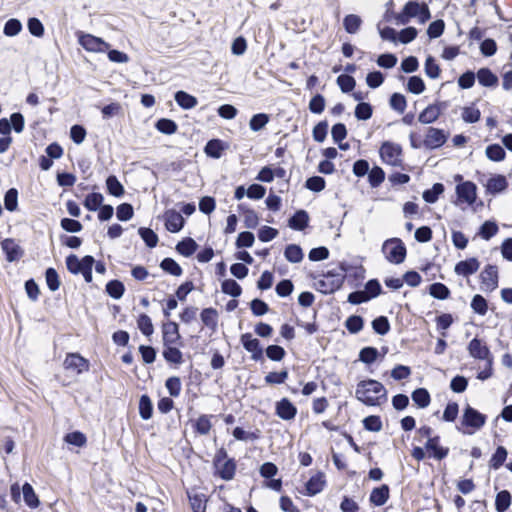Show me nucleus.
I'll use <instances>...</instances> for the list:
<instances>
[{
    "label": "nucleus",
    "instance_id": "16",
    "mask_svg": "<svg viewBox=\"0 0 512 512\" xmlns=\"http://www.w3.org/2000/svg\"><path fill=\"white\" fill-rule=\"evenodd\" d=\"M163 345H175L180 340L178 325L175 322H167L163 324Z\"/></svg>",
    "mask_w": 512,
    "mask_h": 512
},
{
    "label": "nucleus",
    "instance_id": "14",
    "mask_svg": "<svg viewBox=\"0 0 512 512\" xmlns=\"http://www.w3.org/2000/svg\"><path fill=\"white\" fill-rule=\"evenodd\" d=\"M488 194H498L505 191L508 187V181L505 176L496 174L491 176L484 184Z\"/></svg>",
    "mask_w": 512,
    "mask_h": 512
},
{
    "label": "nucleus",
    "instance_id": "17",
    "mask_svg": "<svg viewBox=\"0 0 512 512\" xmlns=\"http://www.w3.org/2000/svg\"><path fill=\"white\" fill-rule=\"evenodd\" d=\"M276 414L283 420H291L296 416V407L288 400L283 398L276 403Z\"/></svg>",
    "mask_w": 512,
    "mask_h": 512
},
{
    "label": "nucleus",
    "instance_id": "47",
    "mask_svg": "<svg viewBox=\"0 0 512 512\" xmlns=\"http://www.w3.org/2000/svg\"><path fill=\"white\" fill-rule=\"evenodd\" d=\"M160 267L167 273L174 275V276H180L182 274V268L179 266V264L173 260L172 258H165L162 260Z\"/></svg>",
    "mask_w": 512,
    "mask_h": 512
},
{
    "label": "nucleus",
    "instance_id": "24",
    "mask_svg": "<svg viewBox=\"0 0 512 512\" xmlns=\"http://www.w3.org/2000/svg\"><path fill=\"white\" fill-rule=\"evenodd\" d=\"M309 215L305 210H298L290 219L289 227L294 230H303L307 227Z\"/></svg>",
    "mask_w": 512,
    "mask_h": 512
},
{
    "label": "nucleus",
    "instance_id": "60",
    "mask_svg": "<svg viewBox=\"0 0 512 512\" xmlns=\"http://www.w3.org/2000/svg\"><path fill=\"white\" fill-rule=\"evenodd\" d=\"M480 110L475 106L465 107L462 111V119L466 123H475L480 119Z\"/></svg>",
    "mask_w": 512,
    "mask_h": 512
},
{
    "label": "nucleus",
    "instance_id": "42",
    "mask_svg": "<svg viewBox=\"0 0 512 512\" xmlns=\"http://www.w3.org/2000/svg\"><path fill=\"white\" fill-rule=\"evenodd\" d=\"M210 415H201L195 421V430L201 435H207L212 427Z\"/></svg>",
    "mask_w": 512,
    "mask_h": 512
},
{
    "label": "nucleus",
    "instance_id": "28",
    "mask_svg": "<svg viewBox=\"0 0 512 512\" xmlns=\"http://www.w3.org/2000/svg\"><path fill=\"white\" fill-rule=\"evenodd\" d=\"M201 320L205 326L210 328L211 330H215L217 328L218 323V312L214 308H205L201 312Z\"/></svg>",
    "mask_w": 512,
    "mask_h": 512
},
{
    "label": "nucleus",
    "instance_id": "3",
    "mask_svg": "<svg viewBox=\"0 0 512 512\" xmlns=\"http://www.w3.org/2000/svg\"><path fill=\"white\" fill-rule=\"evenodd\" d=\"M214 467L216 474L223 480H232L235 471L236 463L233 459L228 458L227 452L224 448L219 449L214 457Z\"/></svg>",
    "mask_w": 512,
    "mask_h": 512
},
{
    "label": "nucleus",
    "instance_id": "57",
    "mask_svg": "<svg viewBox=\"0 0 512 512\" xmlns=\"http://www.w3.org/2000/svg\"><path fill=\"white\" fill-rule=\"evenodd\" d=\"M138 232L148 247L153 248L157 245L158 236L153 230L149 228H140Z\"/></svg>",
    "mask_w": 512,
    "mask_h": 512
},
{
    "label": "nucleus",
    "instance_id": "50",
    "mask_svg": "<svg viewBox=\"0 0 512 512\" xmlns=\"http://www.w3.org/2000/svg\"><path fill=\"white\" fill-rule=\"evenodd\" d=\"M4 205L8 211H15L18 206V191L15 188L9 189L4 197Z\"/></svg>",
    "mask_w": 512,
    "mask_h": 512
},
{
    "label": "nucleus",
    "instance_id": "61",
    "mask_svg": "<svg viewBox=\"0 0 512 512\" xmlns=\"http://www.w3.org/2000/svg\"><path fill=\"white\" fill-rule=\"evenodd\" d=\"M372 327L374 331L380 335H385L390 330V324L386 317L380 316L373 320Z\"/></svg>",
    "mask_w": 512,
    "mask_h": 512
},
{
    "label": "nucleus",
    "instance_id": "29",
    "mask_svg": "<svg viewBox=\"0 0 512 512\" xmlns=\"http://www.w3.org/2000/svg\"><path fill=\"white\" fill-rule=\"evenodd\" d=\"M238 210L243 214L247 228H255L258 225L259 218L253 209L246 207L244 204H240L238 205Z\"/></svg>",
    "mask_w": 512,
    "mask_h": 512
},
{
    "label": "nucleus",
    "instance_id": "63",
    "mask_svg": "<svg viewBox=\"0 0 512 512\" xmlns=\"http://www.w3.org/2000/svg\"><path fill=\"white\" fill-rule=\"evenodd\" d=\"M189 500L194 512H205L206 500L203 494L189 495Z\"/></svg>",
    "mask_w": 512,
    "mask_h": 512
},
{
    "label": "nucleus",
    "instance_id": "48",
    "mask_svg": "<svg viewBox=\"0 0 512 512\" xmlns=\"http://www.w3.org/2000/svg\"><path fill=\"white\" fill-rule=\"evenodd\" d=\"M222 292L233 297L241 295L242 289L240 285L233 279H227L222 283Z\"/></svg>",
    "mask_w": 512,
    "mask_h": 512
},
{
    "label": "nucleus",
    "instance_id": "21",
    "mask_svg": "<svg viewBox=\"0 0 512 512\" xmlns=\"http://www.w3.org/2000/svg\"><path fill=\"white\" fill-rule=\"evenodd\" d=\"M389 499V487L387 485H382L380 487L374 488L370 494V502L375 506L384 505Z\"/></svg>",
    "mask_w": 512,
    "mask_h": 512
},
{
    "label": "nucleus",
    "instance_id": "32",
    "mask_svg": "<svg viewBox=\"0 0 512 512\" xmlns=\"http://www.w3.org/2000/svg\"><path fill=\"white\" fill-rule=\"evenodd\" d=\"M197 247V243L192 238H186L177 244L176 249L181 255L189 257L196 251Z\"/></svg>",
    "mask_w": 512,
    "mask_h": 512
},
{
    "label": "nucleus",
    "instance_id": "56",
    "mask_svg": "<svg viewBox=\"0 0 512 512\" xmlns=\"http://www.w3.org/2000/svg\"><path fill=\"white\" fill-rule=\"evenodd\" d=\"M156 128L167 135L174 134L177 130V124L170 119H160L156 123Z\"/></svg>",
    "mask_w": 512,
    "mask_h": 512
},
{
    "label": "nucleus",
    "instance_id": "43",
    "mask_svg": "<svg viewBox=\"0 0 512 512\" xmlns=\"http://www.w3.org/2000/svg\"><path fill=\"white\" fill-rule=\"evenodd\" d=\"M137 325L139 330L145 335V336H151L154 332V327L152 324L151 318L146 314H141L138 317Z\"/></svg>",
    "mask_w": 512,
    "mask_h": 512
},
{
    "label": "nucleus",
    "instance_id": "49",
    "mask_svg": "<svg viewBox=\"0 0 512 512\" xmlns=\"http://www.w3.org/2000/svg\"><path fill=\"white\" fill-rule=\"evenodd\" d=\"M103 202V196L100 193L88 194L84 201V206L90 211H96Z\"/></svg>",
    "mask_w": 512,
    "mask_h": 512
},
{
    "label": "nucleus",
    "instance_id": "8",
    "mask_svg": "<svg viewBox=\"0 0 512 512\" xmlns=\"http://www.w3.org/2000/svg\"><path fill=\"white\" fill-rule=\"evenodd\" d=\"M456 204L473 205L477 199V187L471 181L461 182L456 186Z\"/></svg>",
    "mask_w": 512,
    "mask_h": 512
},
{
    "label": "nucleus",
    "instance_id": "41",
    "mask_svg": "<svg viewBox=\"0 0 512 512\" xmlns=\"http://www.w3.org/2000/svg\"><path fill=\"white\" fill-rule=\"evenodd\" d=\"M412 400L420 408H425L430 404V395L426 389L418 388L412 393Z\"/></svg>",
    "mask_w": 512,
    "mask_h": 512
},
{
    "label": "nucleus",
    "instance_id": "18",
    "mask_svg": "<svg viewBox=\"0 0 512 512\" xmlns=\"http://www.w3.org/2000/svg\"><path fill=\"white\" fill-rule=\"evenodd\" d=\"M480 267V263L476 258H470L464 261H460L455 266V272L458 275L469 276L474 274Z\"/></svg>",
    "mask_w": 512,
    "mask_h": 512
},
{
    "label": "nucleus",
    "instance_id": "35",
    "mask_svg": "<svg viewBox=\"0 0 512 512\" xmlns=\"http://www.w3.org/2000/svg\"><path fill=\"white\" fill-rule=\"evenodd\" d=\"M362 24V20L358 15L349 14L344 18L343 25L347 33H356Z\"/></svg>",
    "mask_w": 512,
    "mask_h": 512
},
{
    "label": "nucleus",
    "instance_id": "38",
    "mask_svg": "<svg viewBox=\"0 0 512 512\" xmlns=\"http://www.w3.org/2000/svg\"><path fill=\"white\" fill-rule=\"evenodd\" d=\"M153 405L147 395H142L139 401V414L142 419L148 420L152 417Z\"/></svg>",
    "mask_w": 512,
    "mask_h": 512
},
{
    "label": "nucleus",
    "instance_id": "53",
    "mask_svg": "<svg viewBox=\"0 0 512 512\" xmlns=\"http://www.w3.org/2000/svg\"><path fill=\"white\" fill-rule=\"evenodd\" d=\"M363 324H364V322H363L362 317L357 316V315H352L347 318V320L345 322V327L347 328V330L350 333L355 334L362 330Z\"/></svg>",
    "mask_w": 512,
    "mask_h": 512
},
{
    "label": "nucleus",
    "instance_id": "9",
    "mask_svg": "<svg viewBox=\"0 0 512 512\" xmlns=\"http://www.w3.org/2000/svg\"><path fill=\"white\" fill-rule=\"evenodd\" d=\"M480 288L483 292H492L498 287V269L496 266L488 265L480 273Z\"/></svg>",
    "mask_w": 512,
    "mask_h": 512
},
{
    "label": "nucleus",
    "instance_id": "7",
    "mask_svg": "<svg viewBox=\"0 0 512 512\" xmlns=\"http://www.w3.org/2000/svg\"><path fill=\"white\" fill-rule=\"evenodd\" d=\"M77 35L79 44L89 52L101 53L110 48V44L94 35L85 34L83 32H79Z\"/></svg>",
    "mask_w": 512,
    "mask_h": 512
},
{
    "label": "nucleus",
    "instance_id": "64",
    "mask_svg": "<svg viewBox=\"0 0 512 512\" xmlns=\"http://www.w3.org/2000/svg\"><path fill=\"white\" fill-rule=\"evenodd\" d=\"M369 183L372 187L379 186L385 179V173L380 167H374L368 174Z\"/></svg>",
    "mask_w": 512,
    "mask_h": 512
},
{
    "label": "nucleus",
    "instance_id": "55",
    "mask_svg": "<svg viewBox=\"0 0 512 512\" xmlns=\"http://www.w3.org/2000/svg\"><path fill=\"white\" fill-rule=\"evenodd\" d=\"M372 106L369 103L361 102L355 108V117L358 120H368L372 116Z\"/></svg>",
    "mask_w": 512,
    "mask_h": 512
},
{
    "label": "nucleus",
    "instance_id": "45",
    "mask_svg": "<svg viewBox=\"0 0 512 512\" xmlns=\"http://www.w3.org/2000/svg\"><path fill=\"white\" fill-rule=\"evenodd\" d=\"M64 441L70 445H74L77 447H83L86 445L87 439L86 436L80 431H74L68 433L64 437Z\"/></svg>",
    "mask_w": 512,
    "mask_h": 512
},
{
    "label": "nucleus",
    "instance_id": "6",
    "mask_svg": "<svg viewBox=\"0 0 512 512\" xmlns=\"http://www.w3.org/2000/svg\"><path fill=\"white\" fill-rule=\"evenodd\" d=\"M382 161L391 166H399L402 162V149L397 143L386 141L380 147Z\"/></svg>",
    "mask_w": 512,
    "mask_h": 512
},
{
    "label": "nucleus",
    "instance_id": "11",
    "mask_svg": "<svg viewBox=\"0 0 512 512\" xmlns=\"http://www.w3.org/2000/svg\"><path fill=\"white\" fill-rule=\"evenodd\" d=\"M241 343L246 351L251 353V358L255 361L263 358V350L258 339L253 338L250 333L241 335Z\"/></svg>",
    "mask_w": 512,
    "mask_h": 512
},
{
    "label": "nucleus",
    "instance_id": "44",
    "mask_svg": "<svg viewBox=\"0 0 512 512\" xmlns=\"http://www.w3.org/2000/svg\"><path fill=\"white\" fill-rule=\"evenodd\" d=\"M106 186L108 192L113 196L120 197L124 193V188L122 184L114 175H111L107 178Z\"/></svg>",
    "mask_w": 512,
    "mask_h": 512
},
{
    "label": "nucleus",
    "instance_id": "1",
    "mask_svg": "<svg viewBox=\"0 0 512 512\" xmlns=\"http://www.w3.org/2000/svg\"><path fill=\"white\" fill-rule=\"evenodd\" d=\"M355 396L364 404L375 406L387 399V391L382 383L369 379L358 383Z\"/></svg>",
    "mask_w": 512,
    "mask_h": 512
},
{
    "label": "nucleus",
    "instance_id": "62",
    "mask_svg": "<svg viewBox=\"0 0 512 512\" xmlns=\"http://www.w3.org/2000/svg\"><path fill=\"white\" fill-rule=\"evenodd\" d=\"M471 308L479 315H485L487 313V301L481 295H475L471 302Z\"/></svg>",
    "mask_w": 512,
    "mask_h": 512
},
{
    "label": "nucleus",
    "instance_id": "5",
    "mask_svg": "<svg viewBox=\"0 0 512 512\" xmlns=\"http://www.w3.org/2000/svg\"><path fill=\"white\" fill-rule=\"evenodd\" d=\"M486 423V416L476 409L467 406L462 415L461 424L467 429L464 430L465 434H473L475 431L481 429Z\"/></svg>",
    "mask_w": 512,
    "mask_h": 512
},
{
    "label": "nucleus",
    "instance_id": "12",
    "mask_svg": "<svg viewBox=\"0 0 512 512\" xmlns=\"http://www.w3.org/2000/svg\"><path fill=\"white\" fill-rule=\"evenodd\" d=\"M468 351L472 357L480 360H486L487 364L489 366L491 365L492 360L490 357V351L482 340L477 338L471 340L468 345Z\"/></svg>",
    "mask_w": 512,
    "mask_h": 512
},
{
    "label": "nucleus",
    "instance_id": "4",
    "mask_svg": "<svg viewBox=\"0 0 512 512\" xmlns=\"http://www.w3.org/2000/svg\"><path fill=\"white\" fill-rule=\"evenodd\" d=\"M382 252L385 258L394 264L402 263L406 257V247L399 238L386 240L382 245Z\"/></svg>",
    "mask_w": 512,
    "mask_h": 512
},
{
    "label": "nucleus",
    "instance_id": "52",
    "mask_svg": "<svg viewBox=\"0 0 512 512\" xmlns=\"http://www.w3.org/2000/svg\"><path fill=\"white\" fill-rule=\"evenodd\" d=\"M440 67L432 56H428L425 61V73L431 79H437L440 76Z\"/></svg>",
    "mask_w": 512,
    "mask_h": 512
},
{
    "label": "nucleus",
    "instance_id": "33",
    "mask_svg": "<svg viewBox=\"0 0 512 512\" xmlns=\"http://www.w3.org/2000/svg\"><path fill=\"white\" fill-rule=\"evenodd\" d=\"M498 226L495 222L493 221H485L481 227H480V230L478 232V235L488 241L490 240L493 236H495L497 233H498Z\"/></svg>",
    "mask_w": 512,
    "mask_h": 512
},
{
    "label": "nucleus",
    "instance_id": "19",
    "mask_svg": "<svg viewBox=\"0 0 512 512\" xmlns=\"http://www.w3.org/2000/svg\"><path fill=\"white\" fill-rule=\"evenodd\" d=\"M325 486L324 474L321 472L313 475L306 483V494L314 496L320 493Z\"/></svg>",
    "mask_w": 512,
    "mask_h": 512
},
{
    "label": "nucleus",
    "instance_id": "39",
    "mask_svg": "<svg viewBox=\"0 0 512 512\" xmlns=\"http://www.w3.org/2000/svg\"><path fill=\"white\" fill-rule=\"evenodd\" d=\"M511 503V495L507 490L499 492L495 500V508L497 512H505Z\"/></svg>",
    "mask_w": 512,
    "mask_h": 512
},
{
    "label": "nucleus",
    "instance_id": "15",
    "mask_svg": "<svg viewBox=\"0 0 512 512\" xmlns=\"http://www.w3.org/2000/svg\"><path fill=\"white\" fill-rule=\"evenodd\" d=\"M164 220L166 229L172 233L179 232L183 228L184 218L175 210L166 211L164 214Z\"/></svg>",
    "mask_w": 512,
    "mask_h": 512
},
{
    "label": "nucleus",
    "instance_id": "54",
    "mask_svg": "<svg viewBox=\"0 0 512 512\" xmlns=\"http://www.w3.org/2000/svg\"><path fill=\"white\" fill-rule=\"evenodd\" d=\"M486 156L492 161H502L505 158V151L498 144L489 145L486 148Z\"/></svg>",
    "mask_w": 512,
    "mask_h": 512
},
{
    "label": "nucleus",
    "instance_id": "25",
    "mask_svg": "<svg viewBox=\"0 0 512 512\" xmlns=\"http://www.w3.org/2000/svg\"><path fill=\"white\" fill-rule=\"evenodd\" d=\"M439 437L436 436V437H433V438H429L425 444V448L428 450V451H432L433 452V456L438 459V460H441L443 458H445L447 455H448V448H444V447H441L439 446Z\"/></svg>",
    "mask_w": 512,
    "mask_h": 512
},
{
    "label": "nucleus",
    "instance_id": "13",
    "mask_svg": "<svg viewBox=\"0 0 512 512\" xmlns=\"http://www.w3.org/2000/svg\"><path fill=\"white\" fill-rule=\"evenodd\" d=\"M447 136L443 130L430 127L427 130L424 145L427 148L435 149L441 147L446 142Z\"/></svg>",
    "mask_w": 512,
    "mask_h": 512
},
{
    "label": "nucleus",
    "instance_id": "46",
    "mask_svg": "<svg viewBox=\"0 0 512 512\" xmlns=\"http://www.w3.org/2000/svg\"><path fill=\"white\" fill-rule=\"evenodd\" d=\"M124 290L125 288L123 283L118 280H112L106 285L107 293L114 299L121 298L123 296Z\"/></svg>",
    "mask_w": 512,
    "mask_h": 512
},
{
    "label": "nucleus",
    "instance_id": "58",
    "mask_svg": "<svg viewBox=\"0 0 512 512\" xmlns=\"http://www.w3.org/2000/svg\"><path fill=\"white\" fill-rule=\"evenodd\" d=\"M22 30V24L18 19H9L4 25V34L12 37L16 36Z\"/></svg>",
    "mask_w": 512,
    "mask_h": 512
},
{
    "label": "nucleus",
    "instance_id": "27",
    "mask_svg": "<svg viewBox=\"0 0 512 512\" xmlns=\"http://www.w3.org/2000/svg\"><path fill=\"white\" fill-rule=\"evenodd\" d=\"M163 357L164 359L173 364H181L183 362L182 352L174 345H163Z\"/></svg>",
    "mask_w": 512,
    "mask_h": 512
},
{
    "label": "nucleus",
    "instance_id": "26",
    "mask_svg": "<svg viewBox=\"0 0 512 512\" xmlns=\"http://www.w3.org/2000/svg\"><path fill=\"white\" fill-rule=\"evenodd\" d=\"M174 99L176 103L183 109H192L198 104L197 98L185 91L176 92Z\"/></svg>",
    "mask_w": 512,
    "mask_h": 512
},
{
    "label": "nucleus",
    "instance_id": "36",
    "mask_svg": "<svg viewBox=\"0 0 512 512\" xmlns=\"http://www.w3.org/2000/svg\"><path fill=\"white\" fill-rule=\"evenodd\" d=\"M94 264V258L92 256H85L81 259L80 270L86 282L92 281V267Z\"/></svg>",
    "mask_w": 512,
    "mask_h": 512
},
{
    "label": "nucleus",
    "instance_id": "34",
    "mask_svg": "<svg viewBox=\"0 0 512 512\" xmlns=\"http://www.w3.org/2000/svg\"><path fill=\"white\" fill-rule=\"evenodd\" d=\"M23 498L30 508H36L39 505V499L35 494L33 487L29 483H25L22 487Z\"/></svg>",
    "mask_w": 512,
    "mask_h": 512
},
{
    "label": "nucleus",
    "instance_id": "37",
    "mask_svg": "<svg viewBox=\"0 0 512 512\" xmlns=\"http://www.w3.org/2000/svg\"><path fill=\"white\" fill-rule=\"evenodd\" d=\"M429 293L436 299L445 300L449 297L450 290L446 285L437 282L430 285Z\"/></svg>",
    "mask_w": 512,
    "mask_h": 512
},
{
    "label": "nucleus",
    "instance_id": "30",
    "mask_svg": "<svg viewBox=\"0 0 512 512\" xmlns=\"http://www.w3.org/2000/svg\"><path fill=\"white\" fill-rule=\"evenodd\" d=\"M225 146L221 140L213 139L210 140L205 146V153L215 159L222 156Z\"/></svg>",
    "mask_w": 512,
    "mask_h": 512
},
{
    "label": "nucleus",
    "instance_id": "51",
    "mask_svg": "<svg viewBox=\"0 0 512 512\" xmlns=\"http://www.w3.org/2000/svg\"><path fill=\"white\" fill-rule=\"evenodd\" d=\"M269 122V116L265 113L255 114L249 122L250 129L252 131H259L265 127V125Z\"/></svg>",
    "mask_w": 512,
    "mask_h": 512
},
{
    "label": "nucleus",
    "instance_id": "23",
    "mask_svg": "<svg viewBox=\"0 0 512 512\" xmlns=\"http://www.w3.org/2000/svg\"><path fill=\"white\" fill-rule=\"evenodd\" d=\"M441 114V109L438 105H429L419 115L418 120L423 124H430L436 121Z\"/></svg>",
    "mask_w": 512,
    "mask_h": 512
},
{
    "label": "nucleus",
    "instance_id": "20",
    "mask_svg": "<svg viewBox=\"0 0 512 512\" xmlns=\"http://www.w3.org/2000/svg\"><path fill=\"white\" fill-rule=\"evenodd\" d=\"M1 246L6 254L7 260L10 262L18 260L22 256L20 246L13 239H5L2 241Z\"/></svg>",
    "mask_w": 512,
    "mask_h": 512
},
{
    "label": "nucleus",
    "instance_id": "59",
    "mask_svg": "<svg viewBox=\"0 0 512 512\" xmlns=\"http://www.w3.org/2000/svg\"><path fill=\"white\" fill-rule=\"evenodd\" d=\"M337 84L344 93H348L354 89L356 82L352 76L342 74L338 76Z\"/></svg>",
    "mask_w": 512,
    "mask_h": 512
},
{
    "label": "nucleus",
    "instance_id": "10",
    "mask_svg": "<svg viewBox=\"0 0 512 512\" xmlns=\"http://www.w3.org/2000/svg\"><path fill=\"white\" fill-rule=\"evenodd\" d=\"M64 368L80 374L89 369V362L77 353H70L64 360Z\"/></svg>",
    "mask_w": 512,
    "mask_h": 512
},
{
    "label": "nucleus",
    "instance_id": "31",
    "mask_svg": "<svg viewBox=\"0 0 512 512\" xmlns=\"http://www.w3.org/2000/svg\"><path fill=\"white\" fill-rule=\"evenodd\" d=\"M284 256L291 263H299L302 261L304 254L300 246L290 244L285 248Z\"/></svg>",
    "mask_w": 512,
    "mask_h": 512
},
{
    "label": "nucleus",
    "instance_id": "40",
    "mask_svg": "<svg viewBox=\"0 0 512 512\" xmlns=\"http://www.w3.org/2000/svg\"><path fill=\"white\" fill-rule=\"evenodd\" d=\"M444 192V186L441 183H435L431 189L423 192V199L427 203H435L438 200L439 195Z\"/></svg>",
    "mask_w": 512,
    "mask_h": 512
},
{
    "label": "nucleus",
    "instance_id": "22",
    "mask_svg": "<svg viewBox=\"0 0 512 512\" xmlns=\"http://www.w3.org/2000/svg\"><path fill=\"white\" fill-rule=\"evenodd\" d=\"M477 79L479 84L484 87H496L498 85V77L488 68L479 69Z\"/></svg>",
    "mask_w": 512,
    "mask_h": 512
},
{
    "label": "nucleus",
    "instance_id": "2",
    "mask_svg": "<svg viewBox=\"0 0 512 512\" xmlns=\"http://www.w3.org/2000/svg\"><path fill=\"white\" fill-rule=\"evenodd\" d=\"M418 18L419 23L424 24L431 18L427 4H419L416 1H409L405 4L402 12L395 16L397 24L406 25L411 18Z\"/></svg>",
    "mask_w": 512,
    "mask_h": 512
}]
</instances>
